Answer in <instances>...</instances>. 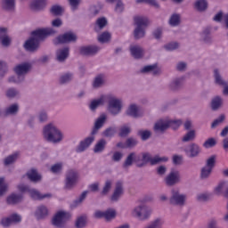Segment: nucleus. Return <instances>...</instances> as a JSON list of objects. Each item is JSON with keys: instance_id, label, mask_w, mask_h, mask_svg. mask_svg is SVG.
<instances>
[{"instance_id": "obj_22", "label": "nucleus", "mask_w": 228, "mask_h": 228, "mask_svg": "<svg viewBox=\"0 0 228 228\" xmlns=\"http://www.w3.org/2000/svg\"><path fill=\"white\" fill-rule=\"evenodd\" d=\"M134 163H135V167H138L139 159L136 158V152L134 151L126 156L123 163V168H129V167H133Z\"/></svg>"}, {"instance_id": "obj_5", "label": "nucleus", "mask_w": 228, "mask_h": 228, "mask_svg": "<svg viewBox=\"0 0 228 228\" xmlns=\"http://www.w3.org/2000/svg\"><path fill=\"white\" fill-rule=\"evenodd\" d=\"M142 156V162H140V158H138L139 163H137V168L147 167V163H151V165L154 167V165H159V163H167V161H168V157H159L157 155L152 158L149 152H143Z\"/></svg>"}, {"instance_id": "obj_38", "label": "nucleus", "mask_w": 228, "mask_h": 228, "mask_svg": "<svg viewBox=\"0 0 228 228\" xmlns=\"http://www.w3.org/2000/svg\"><path fill=\"white\" fill-rule=\"evenodd\" d=\"M214 79L215 84L218 85V86H225V85H227V82L224 80L218 69H214Z\"/></svg>"}, {"instance_id": "obj_28", "label": "nucleus", "mask_w": 228, "mask_h": 228, "mask_svg": "<svg viewBox=\"0 0 228 228\" xmlns=\"http://www.w3.org/2000/svg\"><path fill=\"white\" fill-rule=\"evenodd\" d=\"M47 6V0H34L30 4V10L32 12H42Z\"/></svg>"}, {"instance_id": "obj_56", "label": "nucleus", "mask_w": 228, "mask_h": 228, "mask_svg": "<svg viewBox=\"0 0 228 228\" xmlns=\"http://www.w3.org/2000/svg\"><path fill=\"white\" fill-rule=\"evenodd\" d=\"M52 174H60L63 170V164L61 162L53 165L50 168Z\"/></svg>"}, {"instance_id": "obj_14", "label": "nucleus", "mask_w": 228, "mask_h": 228, "mask_svg": "<svg viewBox=\"0 0 228 228\" xmlns=\"http://www.w3.org/2000/svg\"><path fill=\"white\" fill-rule=\"evenodd\" d=\"M24 200V195L22 193L12 192L6 197L5 202L7 206H17L22 203Z\"/></svg>"}, {"instance_id": "obj_63", "label": "nucleus", "mask_w": 228, "mask_h": 228, "mask_svg": "<svg viewBox=\"0 0 228 228\" xmlns=\"http://www.w3.org/2000/svg\"><path fill=\"white\" fill-rule=\"evenodd\" d=\"M114 10L116 13H122L124 12V2L118 0Z\"/></svg>"}, {"instance_id": "obj_12", "label": "nucleus", "mask_w": 228, "mask_h": 228, "mask_svg": "<svg viewBox=\"0 0 228 228\" xmlns=\"http://www.w3.org/2000/svg\"><path fill=\"white\" fill-rule=\"evenodd\" d=\"M151 213L152 209L145 205H139L134 208V215L139 218V220H148Z\"/></svg>"}, {"instance_id": "obj_42", "label": "nucleus", "mask_w": 228, "mask_h": 228, "mask_svg": "<svg viewBox=\"0 0 228 228\" xmlns=\"http://www.w3.org/2000/svg\"><path fill=\"white\" fill-rule=\"evenodd\" d=\"M222 98L220 96H216L212 101H211V110L212 111H218L220 108H222Z\"/></svg>"}, {"instance_id": "obj_49", "label": "nucleus", "mask_w": 228, "mask_h": 228, "mask_svg": "<svg viewBox=\"0 0 228 228\" xmlns=\"http://www.w3.org/2000/svg\"><path fill=\"white\" fill-rule=\"evenodd\" d=\"M104 85V75L100 74L94 77L93 82L94 88H101Z\"/></svg>"}, {"instance_id": "obj_48", "label": "nucleus", "mask_w": 228, "mask_h": 228, "mask_svg": "<svg viewBox=\"0 0 228 228\" xmlns=\"http://www.w3.org/2000/svg\"><path fill=\"white\" fill-rule=\"evenodd\" d=\"M195 130H189L182 138L183 143H188V142H193L195 140Z\"/></svg>"}, {"instance_id": "obj_8", "label": "nucleus", "mask_w": 228, "mask_h": 228, "mask_svg": "<svg viewBox=\"0 0 228 228\" xmlns=\"http://www.w3.org/2000/svg\"><path fill=\"white\" fill-rule=\"evenodd\" d=\"M215 165H216V156L212 155L210 158L207 159L206 165L203 167H201L200 175V179H209V175H211L213 168H215Z\"/></svg>"}, {"instance_id": "obj_52", "label": "nucleus", "mask_w": 228, "mask_h": 228, "mask_svg": "<svg viewBox=\"0 0 228 228\" xmlns=\"http://www.w3.org/2000/svg\"><path fill=\"white\" fill-rule=\"evenodd\" d=\"M129 134H131V127L123 126L119 130L118 136L120 138H126Z\"/></svg>"}, {"instance_id": "obj_46", "label": "nucleus", "mask_w": 228, "mask_h": 228, "mask_svg": "<svg viewBox=\"0 0 228 228\" xmlns=\"http://www.w3.org/2000/svg\"><path fill=\"white\" fill-rule=\"evenodd\" d=\"M102 134L104 138H113V136L117 134V128L115 126H109L102 133Z\"/></svg>"}, {"instance_id": "obj_41", "label": "nucleus", "mask_w": 228, "mask_h": 228, "mask_svg": "<svg viewBox=\"0 0 228 228\" xmlns=\"http://www.w3.org/2000/svg\"><path fill=\"white\" fill-rule=\"evenodd\" d=\"M74 79V73L67 72L61 76L59 82L60 85H67Z\"/></svg>"}, {"instance_id": "obj_58", "label": "nucleus", "mask_w": 228, "mask_h": 228, "mask_svg": "<svg viewBox=\"0 0 228 228\" xmlns=\"http://www.w3.org/2000/svg\"><path fill=\"white\" fill-rule=\"evenodd\" d=\"M216 145V140L213 137L208 138L204 143L203 147L205 149H211L212 147H215Z\"/></svg>"}, {"instance_id": "obj_55", "label": "nucleus", "mask_w": 228, "mask_h": 228, "mask_svg": "<svg viewBox=\"0 0 228 228\" xmlns=\"http://www.w3.org/2000/svg\"><path fill=\"white\" fill-rule=\"evenodd\" d=\"M88 195V191H84L80 196L73 201L74 206H79V204H82L83 201L86 199V196Z\"/></svg>"}, {"instance_id": "obj_21", "label": "nucleus", "mask_w": 228, "mask_h": 228, "mask_svg": "<svg viewBox=\"0 0 228 228\" xmlns=\"http://www.w3.org/2000/svg\"><path fill=\"white\" fill-rule=\"evenodd\" d=\"M130 53L134 60H142L145 54V51L143 50V47L140 45H131Z\"/></svg>"}, {"instance_id": "obj_43", "label": "nucleus", "mask_w": 228, "mask_h": 228, "mask_svg": "<svg viewBox=\"0 0 228 228\" xmlns=\"http://www.w3.org/2000/svg\"><path fill=\"white\" fill-rule=\"evenodd\" d=\"M169 26H179L181 24V14L178 13H173L168 20Z\"/></svg>"}, {"instance_id": "obj_47", "label": "nucleus", "mask_w": 228, "mask_h": 228, "mask_svg": "<svg viewBox=\"0 0 228 228\" xmlns=\"http://www.w3.org/2000/svg\"><path fill=\"white\" fill-rule=\"evenodd\" d=\"M137 136L141 137L142 142H147L152 136V132L151 130H139L137 132Z\"/></svg>"}, {"instance_id": "obj_1", "label": "nucleus", "mask_w": 228, "mask_h": 228, "mask_svg": "<svg viewBox=\"0 0 228 228\" xmlns=\"http://www.w3.org/2000/svg\"><path fill=\"white\" fill-rule=\"evenodd\" d=\"M56 33V29L53 28H37L30 33V37L25 41L23 47L27 53H37L40 49V44Z\"/></svg>"}, {"instance_id": "obj_13", "label": "nucleus", "mask_w": 228, "mask_h": 228, "mask_svg": "<svg viewBox=\"0 0 228 228\" xmlns=\"http://www.w3.org/2000/svg\"><path fill=\"white\" fill-rule=\"evenodd\" d=\"M167 186H175L181 183V173L179 171H171L165 178Z\"/></svg>"}, {"instance_id": "obj_35", "label": "nucleus", "mask_w": 228, "mask_h": 228, "mask_svg": "<svg viewBox=\"0 0 228 228\" xmlns=\"http://www.w3.org/2000/svg\"><path fill=\"white\" fill-rule=\"evenodd\" d=\"M17 159H19V152L18 151L7 156L4 159V167H10V165H13L17 161Z\"/></svg>"}, {"instance_id": "obj_45", "label": "nucleus", "mask_w": 228, "mask_h": 228, "mask_svg": "<svg viewBox=\"0 0 228 228\" xmlns=\"http://www.w3.org/2000/svg\"><path fill=\"white\" fill-rule=\"evenodd\" d=\"M110 41H111V34L108 31L102 32L98 37V42H100V44H109V42Z\"/></svg>"}, {"instance_id": "obj_33", "label": "nucleus", "mask_w": 228, "mask_h": 228, "mask_svg": "<svg viewBox=\"0 0 228 228\" xmlns=\"http://www.w3.org/2000/svg\"><path fill=\"white\" fill-rule=\"evenodd\" d=\"M209 6V4L208 3V0H197L194 3V8L197 10V12H207L208 8Z\"/></svg>"}, {"instance_id": "obj_19", "label": "nucleus", "mask_w": 228, "mask_h": 228, "mask_svg": "<svg viewBox=\"0 0 228 228\" xmlns=\"http://www.w3.org/2000/svg\"><path fill=\"white\" fill-rule=\"evenodd\" d=\"M37 220H45L49 216V209L45 205H39L34 213Z\"/></svg>"}, {"instance_id": "obj_37", "label": "nucleus", "mask_w": 228, "mask_h": 228, "mask_svg": "<svg viewBox=\"0 0 228 228\" xmlns=\"http://www.w3.org/2000/svg\"><path fill=\"white\" fill-rule=\"evenodd\" d=\"M20 106L19 103H12L9 105L5 111L7 112V117H15L19 113Z\"/></svg>"}, {"instance_id": "obj_64", "label": "nucleus", "mask_w": 228, "mask_h": 228, "mask_svg": "<svg viewBox=\"0 0 228 228\" xmlns=\"http://www.w3.org/2000/svg\"><path fill=\"white\" fill-rule=\"evenodd\" d=\"M161 227V219L157 218L154 221L151 222L150 225H148L146 228H160Z\"/></svg>"}, {"instance_id": "obj_9", "label": "nucleus", "mask_w": 228, "mask_h": 228, "mask_svg": "<svg viewBox=\"0 0 228 228\" xmlns=\"http://www.w3.org/2000/svg\"><path fill=\"white\" fill-rule=\"evenodd\" d=\"M79 179V175L74 169H70L66 173V178L64 180V190H74L77 181Z\"/></svg>"}, {"instance_id": "obj_31", "label": "nucleus", "mask_w": 228, "mask_h": 228, "mask_svg": "<svg viewBox=\"0 0 228 228\" xmlns=\"http://www.w3.org/2000/svg\"><path fill=\"white\" fill-rule=\"evenodd\" d=\"M49 12L53 17H61L65 13V8L60 4H53L49 9Z\"/></svg>"}, {"instance_id": "obj_30", "label": "nucleus", "mask_w": 228, "mask_h": 228, "mask_svg": "<svg viewBox=\"0 0 228 228\" xmlns=\"http://www.w3.org/2000/svg\"><path fill=\"white\" fill-rule=\"evenodd\" d=\"M26 176L31 183H40V181H42V175L38 174V171L35 168H31L28 171Z\"/></svg>"}, {"instance_id": "obj_3", "label": "nucleus", "mask_w": 228, "mask_h": 228, "mask_svg": "<svg viewBox=\"0 0 228 228\" xmlns=\"http://www.w3.org/2000/svg\"><path fill=\"white\" fill-rule=\"evenodd\" d=\"M134 23L136 26L133 33L134 40H141V38H144L147 33L145 29H147V28H149V25L151 24L149 18L142 16H134Z\"/></svg>"}, {"instance_id": "obj_15", "label": "nucleus", "mask_w": 228, "mask_h": 228, "mask_svg": "<svg viewBox=\"0 0 228 228\" xmlns=\"http://www.w3.org/2000/svg\"><path fill=\"white\" fill-rule=\"evenodd\" d=\"M22 222V217L19 214H12L9 217H4L0 221L2 227H10L12 224H20Z\"/></svg>"}, {"instance_id": "obj_54", "label": "nucleus", "mask_w": 228, "mask_h": 228, "mask_svg": "<svg viewBox=\"0 0 228 228\" xmlns=\"http://www.w3.org/2000/svg\"><path fill=\"white\" fill-rule=\"evenodd\" d=\"M224 120H225V115L221 114L217 118H216L212 122L211 128L215 129V127H218V126H220V124L224 123Z\"/></svg>"}, {"instance_id": "obj_6", "label": "nucleus", "mask_w": 228, "mask_h": 228, "mask_svg": "<svg viewBox=\"0 0 228 228\" xmlns=\"http://www.w3.org/2000/svg\"><path fill=\"white\" fill-rule=\"evenodd\" d=\"M70 219V213L63 210L58 211L52 218V225L57 228H65V224Z\"/></svg>"}, {"instance_id": "obj_20", "label": "nucleus", "mask_w": 228, "mask_h": 228, "mask_svg": "<svg viewBox=\"0 0 228 228\" xmlns=\"http://www.w3.org/2000/svg\"><path fill=\"white\" fill-rule=\"evenodd\" d=\"M55 54L56 61H59V63H63L67 61V58H69V54H70V48L66 46L64 48L58 49Z\"/></svg>"}, {"instance_id": "obj_7", "label": "nucleus", "mask_w": 228, "mask_h": 228, "mask_svg": "<svg viewBox=\"0 0 228 228\" xmlns=\"http://www.w3.org/2000/svg\"><path fill=\"white\" fill-rule=\"evenodd\" d=\"M77 42V35L73 31H68L64 34L59 35L55 40H53L54 45H60L63 44H76Z\"/></svg>"}, {"instance_id": "obj_59", "label": "nucleus", "mask_w": 228, "mask_h": 228, "mask_svg": "<svg viewBox=\"0 0 228 228\" xmlns=\"http://www.w3.org/2000/svg\"><path fill=\"white\" fill-rule=\"evenodd\" d=\"M110 190H111V181L107 180L105 182V184H104L103 188H102L101 195H108V193H110Z\"/></svg>"}, {"instance_id": "obj_60", "label": "nucleus", "mask_w": 228, "mask_h": 228, "mask_svg": "<svg viewBox=\"0 0 228 228\" xmlns=\"http://www.w3.org/2000/svg\"><path fill=\"white\" fill-rule=\"evenodd\" d=\"M122 158H124V153H122L120 151H116V152L113 153V155L111 157V159L115 163H118L122 160Z\"/></svg>"}, {"instance_id": "obj_51", "label": "nucleus", "mask_w": 228, "mask_h": 228, "mask_svg": "<svg viewBox=\"0 0 228 228\" xmlns=\"http://www.w3.org/2000/svg\"><path fill=\"white\" fill-rule=\"evenodd\" d=\"M181 124H183V121L181 119H176V120H167V126L168 129L171 127L173 131H177L179 127H181Z\"/></svg>"}, {"instance_id": "obj_23", "label": "nucleus", "mask_w": 228, "mask_h": 228, "mask_svg": "<svg viewBox=\"0 0 228 228\" xmlns=\"http://www.w3.org/2000/svg\"><path fill=\"white\" fill-rule=\"evenodd\" d=\"M15 0H1L0 6L3 12L13 13L15 12Z\"/></svg>"}, {"instance_id": "obj_10", "label": "nucleus", "mask_w": 228, "mask_h": 228, "mask_svg": "<svg viewBox=\"0 0 228 228\" xmlns=\"http://www.w3.org/2000/svg\"><path fill=\"white\" fill-rule=\"evenodd\" d=\"M169 203L171 206H179L180 208H183V206L186 204V196L177 190H172Z\"/></svg>"}, {"instance_id": "obj_36", "label": "nucleus", "mask_w": 228, "mask_h": 228, "mask_svg": "<svg viewBox=\"0 0 228 228\" xmlns=\"http://www.w3.org/2000/svg\"><path fill=\"white\" fill-rule=\"evenodd\" d=\"M87 224H88V216H86V215L80 216L77 217V219L75 221V227L76 228H85V227H86Z\"/></svg>"}, {"instance_id": "obj_18", "label": "nucleus", "mask_w": 228, "mask_h": 228, "mask_svg": "<svg viewBox=\"0 0 228 228\" xmlns=\"http://www.w3.org/2000/svg\"><path fill=\"white\" fill-rule=\"evenodd\" d=\"M100 49L97 45L81 46L79 53L82 56H94L99 53Z\"/></svg>"}, {"instance_id": "obj_24", "label": "nucleus", "mask_w": 228, "mask_h": 228, "mask_svg": "<svg viewBox=\"0 0 228 228\" xmlns=\"http://www.w3.org/2000/svg\"><path fill=\"white\" fill-rule=\"evenodd\" d=\"M125 115H126V117H132V118H140L142 117V114H140V110L138 109V105L134 103H132L128 106L125 111Z\"/></svg>"}, {"instance_id": "obj_2", "label": "nucleus", "mask_w": 228, "mask_h": 228, "mask_svg": "<svg viewBox=\"0 0 228 228\" xmlns=\"http://www.w3.org/2000/svg\"><path fill=\"white\" fill-rule=\"evenodd\" d=\"M108 120V116L106 113H102L94 121V125L91 131V136L86 137L84 141H81L76 149V152H85L94 142H95V134L99 133V130L104 126L106 121Z\"/></svg>"}, {"instance_id": "obj_17", "label": "nucleus", "mask_w": 228, "mask_h": 228, "mask_svg": "<svg viewBox=\"0 0 228 228\" xmlns=\"http://www.w3.org/2000/svg\"><path fill=\"white\" fill-rule=\"evenodd\" d=\"M184 152L189 158H199L201 152L200 146L195 142H192L189 145V149L184 150Z\"/></svg>"}, {"instance_id": "obj_34", "label": "nucleus", "mask_w": 228, "mask_h": 228, "mask_svg": "<svg viewBox=\"0 0 228 228\" xmlns=\"http://www.w3.org/2000/svg\"><path fill=\"white\" fill-rule=\"evenodd\" d=\"M107 144L108 142L105 141V139H100L94 145V154H101V152H104V149H106Z\"/></svg>"}, {"instance_id": "obj_50", "label": "nucleus", "mask_w": 228, "mask_h": 228, "mask_svg": "<svg viewBox=\"0 0 228 228\" xmlns=\"http://www.w3.org/2000/svg\"><path fill=\"white\" fill-rule=\"evenodd\" d=\"M117 218V211L113 208H109L105 211V220L106 222H111Z\"/></svg>"}, {"instance_id": "obj_29", "label": "nucleus", "mask_w": 228, "mask_h": 228, "mask_svg": "<svg viewBox=\"0 0 228 228\" xmlns=\"http://www.w3.org/2000/svg\"><path fill=\"white\" fill-rule=\"evenodd\" d=\"M168 129V124L167 121H165L163 119H159L154 124L153 131L154 133H159L160 134H163L165 131Z\"/></svg>"}, {"instance_id": "obj_27", "label": "nucleus", "mask_w": 228, "mask_h": 228, "mask_svg": "<svg viewBox=\"0 0 228 228\" xmlns=\"http://www.w3.org/2000/svg\"><path fill=\"white\" fill-rule=\"evenodd\" d=\"M28 193L33 200H44V199H51L53 197V194H42L40 191H37V189H30Z\"/></svg>"}, {"instance_id": "obj_44", "label": "nucleus", "mask_w": 228, "mask_h": 228, "mask_svg": "<svg viewBox=\"0 0 228 228\" xmlns=\"http://www.w3.org/2000/svg\"><path fill=\"white\" fill-rule=\"evenodd\" d=\"M19 95H20V92L15 87L8 88L5 92V97H7V99H15V97H19Z\"/></svg>"}, {"instance_id": "obj_11", "label": "nucleus", "mask_w": 228, "mask_h": 228, "mask_svg": "<svg viewBox=\"0 0 228 228\" xmlns=\"http://www.w3.org/2000/svg\"><path fill=\"white\" fill-rule=\"evenodd\" d=\"M107 110L113 117H117V115H120L122 112V100L112 98L110 100L109 104L107 106Z\"/></svg>"}, {"instance_id": "obj_32", "label": "nucleus", "mask_w": 228, "mask_h": 228, "mask_svg": "<svg viewBox=\"0 0 228 228\" xmlns=\"http://www.w3.org/2000/svg\"><path fill=\"white\" fill-rule=\"evenodd\" d=\"M169 88L172 90V92H179V90L183 88V78H174L169 84Z\"/></svg>"}, {"instance_id": "obj_53", "label": "nucleus", "mask_w": 228, "mask_h": 228, "mask_svg": "<svg viewBox=\"0 0 228 228\" xmlns=\"http://www.w3.org/2000/svg\"><path fill=\"white\" fill-rule=\"evenodd\" d=\"M227 182H220L214 189L215 195L220 196L224 192V188H225Z\"/></svg>"}, {"instance_id": "obj_62", "label": "nucleus", "mask_w": 228, "mask_h": 228, "mask_svg": "<svg viewBox=\"0 0 228 228\" xmlns=\"http://www.w3.org/2000/svg\"><path fill=\"white\" fill-rule=\"evenodd\" d=\"M68 3L71 7V10L75 12V10H77V8H79V4H81V0H68Z\"/></svg>"}, {"instance_id": "obj_61", "label": "nucleus", "mask_w": 228, "mask_h": 228, "mask_svg": "<svg viewBox=\"0 0 228 228\" xmlns=\"http://www.w3.org/2000/svg\"><path fill=\"white\" fill-rule=\"evenodd\" d=\"M179 47V43L177 42H172L168 43L167 45H164V48L166 51H175Z\"/></svg>"}, {"instance_id": "obj_40", "label": "nucleus", "mask_w": 228, "mask_h": 228, "mask_svg": "<svg viewBox=\"0 0 228 228\" xmlns=\"http://www.w3.org/2000/svg\"><path fill=\"white\" fill-rule=\"evenodd\" d=\"M99 106H104V97H100L99 99L93 100L89 105V110L91 111H95Z\"/></svg>"}, {"instance_id": "obj_57", "label": "nucleus", "mask_w": 228, "mask_h": 228, "mask_svg": "<svg viewBox=\"0 0 228 228\" xmlns=\"http://www.w3.org/2000/svg\"><path fill=\"white\" fill-rule=\"evenodd\" d=\"M126 149H133L134 147H136L138 145V140L133 137H129L126 141Z\"/></svg>"}, {"instance_id": "obj_25", "label": "nucleus", "mask_w": 228, "mask_h": 228, "mask_svg": "<svg viewBox=\"0 0 228 228\" xmlns=\"http://www.w3.org/2000/svg\"><path fill=\"white\" fill-rule=\"evenodd\" d=\"M0 44H2L4 47H8L10 44H12V39H10V36H8L7 28H0Z\"/></svg>"}, {"instance_id": "obj_4", "label": "nucleus", "mask_w": 228, "mask_h": 228, "mask_svg": "<svg viewBox=\"0 0 228 228\" xmlns=\"http://www.w3.org/2000/svg\"><path fill=\"white\" fill-rule=\"evenodd\" d=\"M44 137L52 143H60L63 140V134L53 124H48L43 130Z\"/></svg>"}, {"instance_id": "obj_16", "label": "nucleus", "mask_w": 228, "mask_h": 228, "mask_svg": "<svg viewBox=\"0 0 228 228\" xmlns=\"http://www.w3.org/2000/svg\"><path fill=\"white\" fill-rule=\"evenodd\" d=\"M13 70L18 77H24L31 70V64L29 62L18 64L14 67Z\"/></svg>"}, {"instance_id": "obj_39", "label": "nucleus", "mask_w": 228, "mask_h": 228, "mask_svg": "<svg viewBox=\"0 0 228 228\" xmlns=\"http://www.w3.org/2000/svg\"><path fill=\"white\" fill-rule=\"evenodd\" d=\"M106 26H108V20L104 17L98 18L95 22L94 30L101 31L102 29H104Z\"/></svg>"}, {"instance_id": "obj_26", "label": "nucleus", "mask_w": 228, "mask_h": 228, "mask_svg": "<svg viewBox=\"0 0 228 228\" xmlns=\"http://www.w3.org/2000/svg\"><path fill=\"white\" fill-rule=\"evenodd\" d=\"M124 195V186L122 185V182H118L116 184V188L110 197V200L112 202H118V199Z\"/></svg>"}]
</instances>
